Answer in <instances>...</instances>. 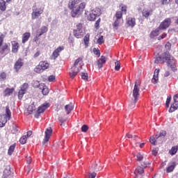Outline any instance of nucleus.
<instances>
[{"instance_id":"nucleus-44","label":"nucleus","mask_w":178,"mask_h":178,"mask_svg":"<svg viewBox=\"0 0 178 178\" xmlns=\"http://www.w3.org/2000/svg\"><path fill=\"white\" fill-rule=\"evenodd\" d=\"M120 62L116 61L115 63V70H120Z\"/></svg>"},{"instance_id":"nucleus-47","label":"nucleus","mask_w":178,"mask_h":178,"mask_svg":"<svg viewBox=\"0 0 178 178\" xmlns=\"http://www.w3.org/2000/svg\"><path fill=\"white\" fill-rule=\"evenodd\" d=\"M121 12H122V13H124V15H126V13L127 12V6H122L121 7Z\"/></svg>"},{"instance_id":"nucleus-17","label":"nucleus","mask_w":178,"mask_h":178,"mask_svg":"<svg viewBox=\"0 0 178 178\" xmlns=\"http://www.w3.org/2000/svg\"><path fill=\"white\" fill-rule=\"evenodd\" d=\"M158 76H159V70L156 69L154 71V74L153 76V78L152 79V83H153V84H156L158 83V80H159Z\"/></svg>"},{"instance_id":"nucleus-61","label":"nucleus","mask_w":178,"mask_h":178,"mask_svg":"<svg viewBox=\"0 0 178 178\" xmlns=\"http://www.w3.org/2000/svg\"><path fill=\"white\" fill-rule=\"evenodd\" d=\"M13 131V133H15L16 134V133H17V131H19V129L16 126H14Z\"/></svg>"},{"instance_id":"nucleus-26","label":"nucleus","mask_w":178,"mask_h":178,"mask_svg":"<svg viewBox=\"0 0 178 178\" xmlns=\"http://www.w3.org/2000/svg\"><path fill=\"white\" fill-rule=\"evenodd\" d=\"M178 151V146H174L171 148V149L169 151V154L170 155H176Z\"/></svg>"},{"instance_id":"nucleus-54","label":"nucleus","mask_w":178,"mask_h":178,"mask_svg":"<svg viewBox=\"0 0 178 178\" xmlns=\"http://www.w3.org/2000/svg\"><path fill=\"white\" fill-rule=\"evenodd\" d=\"M126 136L128 138H136V137H137V135H132L130 134H127Z\"/></svg>"},{"instance_id":"nucleus-4","label":"nucleus","mask_w":178,"mask_h":178,"mask_svg":"<svg viewBox=\"0 0 178 178\" xmlns=\"http://www.w3.org/2000/svg\"><path fill=\"white\" fill-rule=\"evenodd\" d=\"M140 82L138 81H135V84L134 86V89L132 90V101H134V104H136L138 101V97H140Z\"/></svg>"},{"instance_id":"nucleus-19","label":"nucleus","mask_w":178,"mask_h":178,"mask_svg":"<svg viewBox=\"0 0 178 178\" xmlns=\"http://www.w3.org/2000/svg\"><path fill=\"white\" fill-rule=\"evenodd\" d=\"M39 65H40V67H42V70H47V69H48L49 67V63H48V62L47 61H40L39 63Z\"/></svg>"},{"instance_id":"nucleus-60","label":"nucleus","mask_w":178,"mask_h":178,"mask_svg":"<svg viewBox=\"0 0 178 178\" xmlns=\"http://www.w3.org/2000/svg\"><path fill=\"white\" fill-rule=\"evenodd\" d=\"M148 165H149V162H148V161H144L143 163L142 164V166H143V168H147V166Z\"/></svg>"},{"instance_id":"nucleus-31","label":"nucleus","mask_w":178,"mask_h":178,"mask_svg":"<svg viewBox=\"0 0 178 178\" xmlns=\"http://www.w3.org/2000/svg\"><path fill=\"white\" fill-rule=\"evenodd\" d=\"M34 111H35V106H34V104L28 107V112L29 115H31Z\"/></svg>"},{"instance_id":"nucleus-50","label":"nucleus","mask_w":178,"mask_h":178,"mask_svg":"<svg viewBox=\"0 0 178 178\" xmlns=\"http://www.w3.org/2000/svg\"><path fill=\"white\" fill-rule=\"evenodd\" d=\"M81 130L83 133H86L87 130H88V126H87L86 124L83 125L81 127Z\"/></svg>"},{"instance_id":"nucleus-13","label":"nucleus","mask_w":178,"mask_h":178,"mask_svg":"<svg viewBox=\"0 0 178 178\" xmlns=\"http://www.w3.org/2000/svg\"><path fill=\"white\" fill-rule=\"evenodd\" d=\"M126 24L127 27H134L136 26V18L129 17L127 19Z\"/></svg>"},{"instance_id":"nucleus-12","label":"nucleus","mask_w":178,"mask_h":178,"mask_svg":"<svg viewBox=\"0 0 178 178\" xmlns=\"http://www.w3.org/2000/svg\"><path fill=\"white\" fill-rule=\"evenodd\" d=\"M170 23H172V20L170 19V18L165 19L160 24L159 29L160 30H165V29H168V27H169V26H170Z\"/></svg>"},{"instance_id":"nucleus-28","label":"nucleus","mask_w":178,"mask_h":178,"mask_svg":"<svg viewBox=\"0 0 178 178\" xmlns=\"http://www.w3.org/2000/svg\"><path fill=\"white\" fill-rule=\"evenodd\" d=\"M74 66L79 67L80 69H82L81 58H77L74 63Z\"/></svg>"},{"instance_id":"nucleus-59","label":"nucleus","mask_w":178,"mask_h":178,"mask_svg":"<svg viewBox=\"0 0 178 178\" xmlns=\"http://www.w3.org/2000/svg\"><path fill=\"white\" fill-rule=\"evenodd\" d=\"M97 176V174L95 172H92L91 174H89V178H95Z\"/></svg>"},{"instance_id":"nucleus-3","label":"nucleus","mask_w":178,"mask_h":178,"mask_svg":"<svg viewBox=\"0 0 178 178\" xmlns=\"http://www.w3.org/2000/svg\"><path fill=\"white\" fill-rule=\"evenodd\" d=\"M166 131H161L159 134H156L155 137L151 136L149 138V143L153 145L156 144H162L164 141H166Z\"/></svg>"},{"instance_id":"nucleus-35","label":"nucleus","mask_w":178,"mask_h":178,"mask_svg":"<svg viewBox=\"0 0 178 178\" xmlns=\"http://www.w3.org/2000/svg\"><path fill=\"white\" fill-rule=\"evenodd\" d=\"M136 158H137V161H138V162H141V161H143V159H144V154L138 153L136 155Z\"/></svg>"},{"instance_id":"nucleus-63","label":"nucleus","mask_w":178,"mask_h":178,"mask_svg":"<svg viewBox=\"0 0 178 178\" xmlns=\"http://www.w3.org/2000/svg\"><path fill=\"white\" fill-rule=\"evenodd\" d=\"M166 37V33H163L161 36L159 37V40H163Z\"/></svg>"},{"instance_id":"nucleus-64","label":"nucleus","mask_w":178,"mask_h":178,"mask_svg":"<svg viewBox=\"0 0 178 178\" xmlns=\"http://www.w3.org/2000/svg\"><path fill=\"white\" fill-rule=\"evenodd\" d=\"M95 26L96 28L99 26V19H98V20L96 22Z\"/></svg>"},{"instance_id":"nucleus-15","label":"nucleus","mask_w":178,"mask_h":178,"mask_svg":"<svg viewBox=\"0 0 178 178\" xmlns=\"http://www.w3.org/2000/svg\"><path fill=\"white\" fill-rule=\"evenodd\" d=\"M22 66H23V61L22 60V58H19L15 63L14 68L16 70V72H19L20 69L22 68Z\"/></svg>"},{"instance_id":"nucleus-48","label":"nucleus","mask_w":178,"mask_h":178,"mask_svg":"<svg viewBox=\"0 0 178 178\" xmlns=\"http://www.w3.org/2000/svg\"><path fill=\"white\" fill-rule=\"evenodd\" d=\"M103 42H104V36L100 35L99 38L97 40V43L101 44H103Z\"/></svg>"},{"instance_id":"nucleus-22","label":"nucleus","mask_w":178,"mask_h":178,"mask_svg":"<svg viewBox=\"0 0 178 178\" xmlns=\"http://www.w3.org/2000/svg\"><path fill=\"white\" fill-rule=\"evenodd\" d=\"M150 15H152V10L145 8L143 10V16H144V17H148Z\"/></svg>"},{"instance_id":"nucleus-5","label":"nucleus","mask_w":178,"mask_h":178,"mask_svg":"<svg viewBox=\"0 0 178 178\" xmlns=\"http://www.w3.org/2000/svg\"><path fill=\"white\" fill-rule=\"evenodd\" d=\"M12 116V113L10 112V109H9L8 106L6 107V114L5 116L0 115V127H3L8 120H10V118Z\"/></svg>"},{"instance_id":"nucleus-36","label":"nucleus","mask_w":178,"mask_h":178,"mask_svg":"<svg viewBox=\"0 0 178 178\" xmlns=\"http://www.w3.org/2000/svg\"><path fill=\"white\" fill-rule=\"evenodd\" d=\"M123 16V13H122V11H118L115 13V17L117 20H120V19Z\"/></svg>"},{"instance_id":"nucleus-27","label":"nucleus","mask_w":178,"mask_h":178,"mask_svg":"<svg viewBox=\"0 0 178 178\" xmlns=\"http://www.w3.org/2000/svg\"><path fill=\"white\" fill-rule=\"evenodd\" d=\"M13 92V88H6L4 90V97H9Z\"/></svg>"},{"instance_id":"nucleus-16","label":"nucleus","mask_w":178,"mask_h":178,"mask_svg":"<svg viewBox=\"0 0 178 178\" xmlns=\"http://www.w3.org/2000/svg\"><path fill=\"white\" fill-rule=\"evenodd\" d=\"M40 30V34H38V33H40V31H37V33L35 35L36 38L41 37V35H42V34H45V33H47V31H48V28L47 26H42Z\"/></svg>"},{"instance_id":"nucleus-10","label":"nucleus","mask_w":178,"mask_h":178,"mask_svg":"<svg viewBox=\"0 0 178 178\" xmlns=\"http://www.w3.org/2000/svg\"><path fill=\"white\" fill-rule=\"evenodd\" d=\"M45 137L42 142L43 145H46L48 141H49V138H51V136H52V128L49 127L46 129L45 132Z\"/></svg>"},{"instance_id":"nucleus-21","label":"nucleus","mask_w":178,"mask_h":178,"mask_svg":"<svg viewBox=\"0 0 178 178\" xmlns=\"http://www.w3.org/2000/svg\"><path fill=\"white\" fill-rule=\"evenodd\" d=\"M74 108V105H73L72 103H70L69 104L65 106V109L67 115H69V113H70V112H72V110Z\"/></svg>"},{"instance_id":"nucleus-46","label":"nucleus","mask_w":178,"mask_h":178,"mask_svg":"<svg viewBox=\"0 0 178 178\" xmlns=\"http://www.w3.org/2000/svg\"><path fill=\"white\" fill-rule=\"evenodd\" d=\"M137 172L139 175H143V173H144V168H143L141 166H138L137 168Z\"/></svg>"},{"instance_id":"nucleus-25","label":"nucleus","mask_w":178,"mask_h":178,"mask_svg":"<svg viewBox=\"0 0 178 178\" xmlns=\"http://www.w3.org/2000/svg\"><path fill=\"white\" fill-rule=\"evenodd\" d=\"M9 52V50L8 49V45H4L2 47L1 49L0 50V54L1 55H6Z\"/></svg>"},{"instance_id":"nucleus-20","label":"nucleus","mask_w":178,"mask_h":178,"mask_svg":"<svg viewBox=\"0 0 178 178\" xmlns=\"http://www.w3.org/2000/svg\"><path fill=\"white\" fill-rule=\"evenodd\" d=\"M31 34L29 32H26L22 35V44H26L29 39L30 38Z\"/></svg>"},{"instance_id":"nucleus-32","label":"nucleus","mask_w":178,"mask_h":178,"mask_svg":"<svg viewBox=\"0 0 178 178\" xmlns=\"http://www.w3.org/2000/svg\"><path fill=\"white\" fill-rule=\"evenodd\" d=\"M119 24H120V19H115V21L113 24L114 30H118Z\"/></svg>"},{"instance_id":"nucleus-14","label":"nucleus","mask_w":178,"mask_h":178,"mask_svg":"<svg viewBox=\"0 0 178 178\" xmlns=\"http://www.w3.org/2000/svg\"><path fill=\"white\" fill-rule=\"evenodd\" d=\"M64 49H65V47H59L56 50H54L52 54V57L54 58V59H56V58L59 56V54H60V52H62V51H63Z\"/></svg>"},{"instance_id":"nucleus-11","label":"nucleus","mask_w":178,"mask_h":178,"mask_svg":"<svg viewBox=\"0 0 178 178\" xmlns=\"http://www.w3.org/2000/svg\"><path fill=\"white\" fill-rule=\"evenodd\" d=\"M81 69H80V67H77L76 65H73V67L71 68L70 71V76L71 79H74L76 76H77V73L80 72Z\"/></svg>"},{"instance_id":"nucleus-39","label":"nucleus","mask_w":178,"mask_h":178,"mask_svg":"<svg viewBox=\"0 0 178 178\" xmlns=\"http://www.w3.org/2000/svg\"><path fill=\"white\" fill-rule=\"evenodd\" d=\"M26 141H27V136H23L22 138L19 139V143L22 145L26 144Z\"/></svg>"},{"instance_id":"nucleus-58","label":"nucleus","mask_w":178,"mask_h":178,"mask_svg":"<svg viewBox=\"0 0 178 178\" xmlns=\"http://www.w3.org/2000/svg\"><path fill=\"white\" fill-rule=\"evenodd\" d=\"M93 52H94L95 55L99 56V55H100L99 51L97 50V49H94Z\"/></svg>"},{"instance_id":"nucleus-56","label":"nucleus","mask_w":178,"mask_h":178,"mask_svg":"<svg viewBox=\"0 0 178 178\" xmlns=\"http://www.w3.org/2000/svg\"><path fill=\"white\" fill-rule=\"evenodd\" d=\"M152 34L154 35H159V29H156V31H152Z\"/></svg>"},{"instance_id":"nucleus-42","label":"nucleus","mask_w":178,"mask_h":178,"mask_svg":"<svg viewBox=\"0 0 178 178\" xmlns=\"http://www.w3.org/2000/svg\"><path fill=\"white\" fill-rule=\"evenodd\" d=\"M46 87L45 84L44 83H40L38 85H35V88H39L40 90H44V88Z\"/></svg>"},{"instance_id":"nucleus-7","label":"nucleus","mask_w":178,"mask_h":178,"mask_svg":"<svg viewBox=\"0 0 178 178\" xmlns=\"http://www.w3.org/2000/svg\"><path fill=\"white\" fill-rule=\"evenodd\" d=\"M100 15H101V9L95 8L90 11L88 19L90 22H94V20H95L97 17H98V16H100Z\"/></svg>"},{"instance_id":"nucleus-24","label":"nucleus","mask_w":178,"mask_h":178,"mask_svg":"<svg viewBox=\"0 0 178 178\" xmlns=\"http://www.w3.org/2000/svg\"><path fill=\"white\" fill-rule=\"evenodd\" d=\"M178 108V103H173L171 104L170 108L169 109L170 113H172V112H175V111H177Z\"/></svg>"},{"instance_id":"nucleus-62","label":"nucleus","mask_w":178,"mask_h":178,"mask_svg":"<svg viewBox=\"0 0 178 178\" xmlns=\"http://www.w3.org/2000/svg\"><path fill=\"white\" fill-rule=\"evenodd\" d=\"M171 46H172V44H170V42H168V43H166L165 47V49H170Z\"/></svg>"},{"instance_id":"nucleus-52","label":"nucleus","mask_w":178,"mask_h":178,"mask_svg":"<svg viewBox=\"0 0 178 178\" xmlns=\"http://www.w3.org/2000/svg\"><path fill=\"white\" fill-rule=\"evenodd\" d=\"M3 42V34L0 33V47H2Z\"/></svg>"},{"instance_id":"nucleus-40","label":"nucleus","mask_w":178,"mask_h":178,"mask_svg":"<svg viewBox=\"0 0 178 178\" xmlns=\"http://www.w3.org/2000/svg\"><path fill=\"white\" fill-rule=\"evenodd\" d=\"M6 80V73L1 72L0 74V81H5Z\"/></svg>"},{"instance_id":"nucleus-1","label":"nucleus","mask_w":178,"mask_h":178,"mask_svg":"<svg viewBox=\"0 0 178 178\" xmlns=\"http://www.w3.org/2000/svg\"><path fill=\"white\" fill-rule=\"evenodd\" d=\"M167 63V66L170 67L172 72H176V60L169 52H165L160 56L156 58L154 63Z\"/></svg>"},{"instance_id":"nucleus-38","label":"nucleus","mask_w":178,"mask_h":178,"mask_svg":"<svg viewBox=\"0 0 178 178\" xmlns=\"http://www.w3.org/2000/svg\"><path fill=\"white\" fill-rule=\"evenodd\" d=\"M175 166H176V165L175 164V163H173L171 165L167 168V172L170 173V172H173V170L175 169Z\"/></svg>"},{"instance_id":"nucleus-29","label":"nucleus","mask_w":178,"mask_h":178,"mask_svg":"<svg viewBox=\"0 0 178 178\" xmlns=\"http://www.w3.org/2000/svg\"><path fill=\"white\" fill-rule=\"evenodd\" d=\"M0 9L3 11L6 9V3L3 0H0Z\"/></svg>"},{"instance_id":"nucleus-9","label":"nucleus","mask_w":178,"mask_h":178,"mask_svg":"<svg viewBox=\"0 0 178 178\" xmlns=\"http://www.w3.org/2000/svg\"><path fill=\"white\" fill-rule=\"evenodd\" d=\"M49 106H50L49 103H44L42 106H39L38 109L36 111V113L35 114V118H39L40 115L44 113V111H45L46 109H48Z\"/></svg>"},{"instance_id":"nucleus-18","label":"nucleus","mask_w":178,"mask_h":178,"mask_svg":"<svg viewBox=\"0 0 178 178\" xmlns=\"http://www.w3.org/2000/svg\"><path fill=\"white\" fill-rule=\"evenodd\" d=\"M105 62H106V58L104 56H102L101 58L97 62L98 67L101 69V67H102V65H104V63H105Z\"/></svg>"},{"instance_id":"nucleus-49","label":"nucleus","mask_w":178,"mask_h":178,"mask_svg":"<svg viewBox=\"0 0 178 178\" xmlns=\"http://www.w3.org/2000/svg\"><path fill=\"white\" fill-rule=\"evenodd\" d=\"M172 99V97L170 96H168L167 97V100H166V102H165V106L167 108H169V104H170V99Z\"/></svg>"},{"instance_id":"nucleus-51","label":"nucleus","mask_w":178,"mask_h":178,"mask_svg":"<svg viewBox=\"0 0 178 178\" xmlns=\"http://www.w3.org/2000/svg\"><path fill=\"white\" fill-rule=\"evenodd\" d=\"M170 76V70H165L164 77H169Z\"/></svg>"},{"instance_id":"nucleus-6","label":"nucleus","mask_w":178,"mask_h":178,"mask_svg":"<svg viewBox=\"0 0 178 178\" xmlns=\"http://www.w3.org/2000/svg\"><path fill=\"white\" fill-rule=\"evenodd\" d=\"M86 34V31H84V28H83V25L81 24H78L76 25V29L74 30V35L76 38H81Z\"/></svg>"},{"instance_id":"nucleus-57","label":"nucleus","mask_w":178,"mask_h":178,"mask_svg":"<svg viewBox=\"0 0 178 178\" xmlns=\"http://www.w3.org/2000/svg\"><path fill=\"white\" fill-rule=\"evenodd\" d=\"M174 103L177 104L178 102V94L175 95L173 97Z\"/></svg>"},{"instance_id":"nucleus-53","label":"nucleus","mask_w":178,"mask_h":178,"mask_svg":"<svg viewBox=\"0 0 178 178\" xmlns=\"http://www.w3.org/2000/svg\"><path fill=\"white\" fill-rule=\"evenodd\" d=\"M48 81L50 82L55 81V76L51 75L48 77Z\"/></svg>"},{"instance_id":"nucleus-23","label":"nucleus","mask_w":178,"mask_h":178,"mask_svg":"<svg viewBox=\"0 0 178 178\" xmlns=\"http://www.w3.org/2000/svg\"><path fill=\"white\" fill-rule=\"evenodd\" d=\"M12 45H13V52H14L15 54H16V52H17V50L19 49V43H17V42L16 41H13L12 42Z\"/></svg>"},{"instance_id":"nucleus-33","label":"nucleus","mask_w":178,"mask_h":178,"mask_svg":"<svg viewBox=\"0 0 178 178\" xmlns=\"http://www.w3.org/2000/svg\"><path fill=\"white\" fill-rule=\"evenodd\" d=\"M81 77L82 80L87 81V80H88V74L87 72H81Z\"/></svg>"},{"instance_id":"nucleus-41","label":"nucleus","mask_w":178,"mask_h":178,"mask_svg":"<svg viewBox=\"0 0 178 178\" xmlns=\"http://www.w3.org/2000/svg\"><path fill=\"white\" fill-rule=\"evenodd\" d=\"M27 88H29V84L27 83H24L22 86H21V91H24V92H26L27 91Z\"/></svg>"},{"instance_id":"nucleus-43","label":"nucleus","mask_w":178,"mask_h":178,"mask_svg":"<svg viewBox=\"0 0 178 178\" xmlns=\"http://www.w3.org/2000/svg\"><path fill=\"white\" fill-rule=\"evenodd\" d=\"M42 92L43 95H48V93L49 92V89H48V87L44 86V88L42 90Z\"/></svg>"},{"instance_id":"nucleus-2","label":"nucleus","mask_w":178,"mask_h":178,"mask_svg":"<svg viewBox=\"0 0 178 178\" xmlns=\"http://www.w3.org/2000/svg\"><path fill=\"white\" fill-rule=\"evenodd\" d=\"M87 4L86 2L80 3V0H74L70 3V8L72 10L71 15L72 17H79V15L83 13Z\"/></svg>"},{"instance_id":"nucleus-55","label":"nucleus","mask_w":178,"mask_h":178,"mask_svg":"<svg viewBox=\"0 0 178 178\" xmlns=\"http://www.w3.org/2000/svg\"><path fill=\"white\" fill-rule=\"evenodd\" d=\"M136 105V103H134V100H132V102H131L129 105L130 109H133Z\"/></svg>"},{"instance_id":"nucleus-8","label":"nucleus","mask_w":178,"mask_h":178,"mask_svg":"<svg viewBox=\"0 0 178 178\" xmlns=\"http://www.w3.org/2000/svg\"><path fill=\"white\" fill-rule=\"evenodd\" d=\"M43 12L44 10H42L41 8L33 7L31 13L32 19L35 20V19H38V17L42 15Z\"/></svg>"},{"instance_id":"nucleus-34","label":"nucleus","mask_w":178,"mask_h":178,"mask_svg":"<svg viewBox=\"0 0 178 178\" xmlns=\"http://www.w3.org/2000/svg\"><path fill=\"white\" fill-rule=\"evenodd\" d=\"M34 70H35V73H42V72H44V70H42V68L40 64L35 67Z\"/></svg>"},{"instance_id":"nucleus-30","label":"nucleus","mask_w":178,"mask_h":178,"mask_svg":"<svg viewBox=\"0 0 178 178\" xmlns=\"http://www.w3.org/2000/svg\"><path fill=\"white\" fill-rule=\"evenodd\" d=\"M84 44L86 47H88V42L90 41V34H86L83 38Z\"/></svg>"},{"instance_id":"nucleus-45","label":"nucleus","mask_w":178,"mask_h":178,"mask_svg":"<svg viewBox=\"0 0 178 178\" xmlns=\"http://www.w3.org/2000/svg\"><path fill=\"white\" fill-rule=\"evenodd\" d=\"M25 93L26 92H24V90H20L18 92L19 99H22V98H23V95H24Z\"/></svg>"},{"instance_id":"nucleus-37","label":"nucleus","mask_w":178,"mask_h":178,"mask_svg":"<svg viewBox=\"0 0 178 178\" xmlns=\"http://www.w3.org/2000/svg\"><path fill=\"white\" fill-rule=\"evenodd\" d=\"M16 147V145H11L8 149V155H12L13 154V152L15 151V147Z\"/></svg>"}]
</instances>
